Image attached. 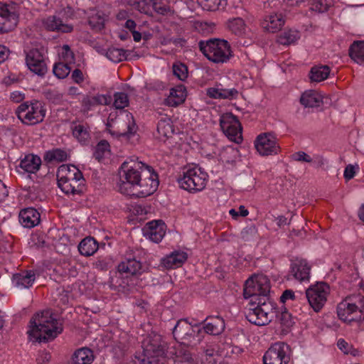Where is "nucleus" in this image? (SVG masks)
<instances>
[{
  "label": "nucleus",
  "instance_id": "nucleus-1",
  "mask_svg": "<svg viewBox=\"0 0 364 364\" xmlns=\"http://www.w3.org/2000/svg\"><path fill=\"white\" fill-rule=\"evenodd\" d=\"M270 282L265 275H255L245 284L243 295L250 301L245 308V316L252 323L264 326L274 318L284 329H289L294 323L291 314L285 307L278 309L274 301L269 297Z\"/></svg>",
  "mask_w": 364,
  "mask_h": 364
},
{
  "label": "nucleus",
  "instance_id": "nucleus-2",
  "mask_svg": "<svg viewBox=\"0 0 364 364\" xmlns=\"http://www.w3.org/2000/svg\"><path fill=\"white\" fill-rule=\"evenodd\" d=\"M119 191L127 196L145 198L158 188L159 181L154 169L135 156L124 161L119 170Z\"/></svg>",
  "mask_w": 364,
  "mask_h": 364
},
{
  "label": "nucleus",
  "instance_id": "nucleus-3",
  "mask_svg": "<svg viewBox=\"0 0 364 364\" xmlns=\"http://www.w3.org/2000/svg\"><path fill=\"white\" fill-rule=\"evenodd\" d=\"M29 337L34 341L48 342L63 331L62 323L53 316L50 310L36 313L30 321Z\"/></svg>",
  "mask_w": 364,
  "mask_h": 364
},
{
  "label": "nucleus",
  "instance_id": "nucleus-4",
  "mask_svg": "<svg viewBox=\"0 0 364 364\" xmlns=\"http://www.w3.org/2000/svg\"><path fill=\"white\" fill-rule=\"evenodd\" d=\"M198 47L202 53L215 63H226L233 55L230 43L223 39L200 41Z\"/></svg>",
  "mask_w": 364,
  "mask_h": 364
},
{
  "label": "nucleus",
  "instance_id": "nucleus-5",
  "mask_svg": "<svg viewBox=\"0 0 364 364\" xmlns=\"http://www.w3.org/2000/svg\"><path fill=\"white\" fill-rule=\"evenodd\" d=\"M337 314L344 322L364 321V296L355 294L346 297L338 304Z\"/></svg>",
  "mask_w": 364,
  "mask_h": 364
},
{
  "label": "nucleus",
  "instance_id": "nucleus-6",
  "mask_svg": "<svg viewBox=\"0 0 364 364\" xmlns=\"http://www.w3.org/2000/svg\"><path fill=\"white\" fill-rule=\"evenodd\" d=\"M208 174L198 166L185 168L183 176L178 178L179 186L189 192H198L204 189Z\"/></svg>",
  "mask_w": 364,
  "mask_h": 364
},
{
  "label": "nucleus",
  "instance_id": "nucleus-7",
  "mask_svg": "<svg viewBox=\"0 0 364 364\" xmlns=\"http://www.w3.org/2000/svg\"><path fill=\"white\" fill-rule=\"evenodd\" d=\"M18 118L26 124L33 125L41 122L46 116V109L38 101L21 104L17 109Z\"/></svg>",
  "mask_w": 364,
  "mask_h": 364
},
{
  "label": "nucleus",
  "instance_id": "nucleus-8",
  "mask_svg": "<svg viewBox=\"0 0 364 364\" xmlns=\"http://www.w3.org/2000/svg\"><path fill=\"white\" fill-rule=\"evenodd\" d=\"M198 326H193L186 319H181L177 321L173 328V336L174 338L185 346H191L196 343L200 332Z\"/></svg>",
  "mask_w": 364,
  "mask_h": 364
},
{
  "label": "nucleus",
  "instance_id": "nucleus-9",
  "mask_svg": "<svg viewBox=\"0 0 364 364\" xmlns=\"http://www.w3.org/2000/svg\"><path fill=\"white\" fill-rule=\"evenodd\" d=\"M329 286L325 282H318L306 291V298L315 312H319L327 301Z\"/></svg>",
  "mask_w": 364,
  "mask_h": 364
},
{
  "label": "nucleus",
  "instance_id": "nucleus-10",
  "mask_svg": "<svg viewBox=\"0 0 364 364\" xmlns=\"http://www.w3.org/2000/svg\"><path fill=\"white\" fill-rule=\"evenodd\" d=\"M290 360V348L283 342L272 344L263 356L264 364H287Z\"/></svg>",
  "mask_w": 364,
  "mask_h": 364
},
{
  "label": "nucleus",
  "instance_id": "nucleus-11",
  "mask_svg": "<svg viewBox=\"0 0 364 364\" xmlns=\"http://www.w3.org/2000/svg\"><path fill=\"white\" fill-rule=\"evenodd\" d=\"M220 125L223 133L231 141L239 144L242 141V128L237 118L232 113H225L220 117Z\"/></svg>",
  "mask_w": 364,
  "mask_h": 364
},
{
  "label": "nucleus",
  "instance_id": "nucleus-12",
  "mask_svg": "<svg viewBox=\"0 0 364 364\" xmlns=\"http://www.w3.org/2000/svg\"><path fill=\"white\" fill-rule=\"evenodd\" d=\"M18 21V14L15 4L0 2V33L13 30Z\"/></svg>",
  "mask_w": 364,
  "mask_h": 364
},
{
  "label": "nucleus",
  "instance_id": "nucleus-13",
  "mask_svg": "<svg viewBox=\"0 0 364 364\" xmlns=\"http://www.w3.org/2000/svg\"><path fill=\"white\" fill-rule=\"evenodd\" d=\"M255 146L262 156L277 154L279 151L276 137L272 133L260 134L255 141Z\"/></svg>",
  "mask_w": 364,
  "mask_h": 364
},
{
  "label": "nucleus",
  "instance_id": "nucleus-14",
  "mask_svg": "<svg viewBox=\"0 0 364 364\" xmlns=\"http://www.w3.org/2000/svg\"><path fill=\"white\" fill-rule=\"evenodd\" d=\"M26 63L30 70L39 76H43L47 73L43 50H30L26 53Z\"/></svg>",
  "mask_w": 364,
  "mask_h": 364
},
{
  "label": "nucleus",
  "instance_id": "nucleus-15",
  "mask_svg": "<svg viewBox=\"0 0 364 364\" xmlns=\"http://www.w3.org/2000/svg\"><path fill=\"white\" fill-rule=\"evenodd\" d=\"M115 124L118 134L128 138L133 136L138 129L132 114L124 110L117 116Z\"/></svg>",
  "mask_w": 364,
  "mask_h": 364
},
{
  "label": "nucleus",
  "instance_id": "nucleus-16",
  "mask_svg": "<svg viewBox=\"0 0 364 364\" xmlns=\"http://www.w3.org/2000/svg\"><path fill=\"white\" fill-rule=\"evenodd\" d=\"M144 352L151 356H159L164 353L161 336L151 333L143 341Z\"/></svg>",
  "mask_w": 364,
  "mask_h": 364
},
{
  "label": "nucleus",
  "instance_id": "nucleus-17",
  "mask_svg": "<svg viewBox=\"0 0 364 364\" xmlns=\"http://www.w3.org/2000/svg\"><path fill=\"white\" fill-rule=\"evenodd\" d=\"M166 232L165 223L161 221L149 222L144 229V235L154 242L158 243L163 239Z\"/></svg>",
  "mask_w": 364,
  "mask_h": 364
},
{
  "label": "nucleus",
  "instance_id": "nucleus-18",
  "mask_svg": "<svg viewBox=\"0 0 364 364\" xmlns=\"http://www.w3.org/2000/svg\"><path fill=\"white\" fill-rule=\"evenodd\" d=\"M311 267L304 259H296L291 262L290 274L299 281L309 280Z\"/></svg>",
  "mask_w": 364,
  "mask_h": 364
},
{
  "label": "nucleus",
  "instance_id": "nucleus-19",
  "mask_svg": "<svg viewBox=\"0 0 364 364\" xmlns=\"http://www.w3.org/2000/svg\"><path fill=\"white\" fill-rule=\"evenodd\" d=\"M41 215L38 210L27 208L19 213V222L25 228H31L39 224Z\"/></svg>",
  "mask_w": 364,
  "mask_h": 364
},
{
  "label": "nucleus",
  "instance_id": "nucleus-20",
  "mask_svg": "<svg viewBox=\"0 0 364 364\" xmlns=\"http://www.w3.org/2000/svg\"><path fill=\"white\" fill-rule=\"evenodd\" d=\"M84 181L82 173H81V177H72L66 180V181L60 182L58 185L65 194L75 195L82 192Z\"/></svg>",
  "mask_w": 364,
  "mask_h": 364
},
{
  "label": "nucleus",
  "instance_id": "nucleus-21",
  "mask_svg": "<svg viewBox=\"0 0 364 364\" xmlns=\"http://www.w3.org/2000/svg\"><path fill=\"white\" fill-rule=\"evenodd\" d=\"M44 28L50 31L70 33L73 27L70 24L63 23L62 20L55 16H50L43 21Z\"/></svg>",
  "mask_w": 364,
  "mask_h": 364
},
{
  "label": "nucleus",
  "instance_id": "nucleus-22",
  "mask_svg": "<svg viewBox=\"0 0 364 364\" xmlns=\"http://www.w3.org/2000/svg\"><path fill=\"white\" fill-rule=\"evenodd\" d=\"M36 279L35 274L31 271H24L14 274L12 277V284L19 289H28Z\"/></svg>",
  "mask_w": 364,
  "mask_h": 364
},
{
  "label": "nucleus",
  "instance_id": "nucleus-23",
  "mask_svg": "<svg viewBox=\"0 0 364 364\" xmlns=\"http://www.w3.org/2000/svg\"><path fill=\"white\" fill-rule=\"evenodd\" d=\"M186 97V89L182 84L170 90L169 95L165 100V104L170 107H177L182 104Z\"/></svg>",
  "mask_w": 364,
  "mask_h": 364
},
{
  "label": "nucleus",
  "instance_id": "nucleus-24",
  "mask_svg": "<svg viewBox=\"0 0 364 364\" xmlns=\"http://www.w3.org/2000/svg\"><path fill=\"white\" fill-rule=\"evenodd\" d=\"M284 24V19L282 14H272L263 19L262 21V28L271 33H275L279 31Z\"/></svg>",
  "mask_w": 364,
  "mask_h": 364
},
{
  "label": "nucleus",
  "instance_id": "nucleus-25",
  "mask_svg": "<svg viewBox=\"0 0 364 364\" xmlns=\"http://www.w3.org/2000/svg\"><path fill=\"white\" fill-rule=\"evenodd\" d=\"M141 263L136 259H126L121 262L117 267L118 271L121 274L128 275H135L141 272Z\"/></svg>",
  "mask_w": 364,
  "mask_h": 364
},
{
  "label": "nucleus",
  "instance_id": "nucleus-26",
  "mask_svg": "<svg viewBox=\"0 0 364 364\" xmlns=\"http://www.w3.org/2000/svg\"><path fill=\"white\" fill-rule=\"evenodd\" d=\"M188 255L185 252L175 251L163 258L161 262L167 269H174L181 266L187 259Z\"/></svg>",
  "mask_w": 364,
  "mask_h": 364
},
{
  "label": "nucleus",
  "instance_id": "nucleus-27",
  "mask_svg": "<svg viewBox=\"0 0 364 364\" xmlns=\"http://www.w3.org/2000/svg\"><path fill=\"white\" fill-rule=\"evenodd\" d=\"M82 172L74 165L63 164L57 170L58 183L72 177H81Z\"/></svg>",
  "mask_w": 364,
  "mask_h": 364
},
{
  "label": "nucleus",
  "instance_id": "nucleus-28",
  "mask_svg": "<svg viewBox=\"0 0 364 364\" xmlns=\"http://www.w3.org/2000/svg\"><path fill=\"white\" fill-rule=\"evenodd\" d=\"M203 326L207 333L212 335H219L225 328V323L223 319L220 316L207 318L204 321Z\"/></svg>",
  "mask_w": 364,
  "mask_h": 364
},
{
  "label": "nucleus",
  "instance_id": "nucleus-29",
  "mask_svg": "<svg viewBox=\"0 0 364 364\" xmlns=\"http://www.w3.org/2000/svg\"><path fill=\"white\" fill-rule=\"evenodd\" d=\"M207 95L213 99H235L238 95V91L235 88L225 89L220 87H209Z\"/></svg>",
  "mask_w": 364,
  "mask_h": 364
},
{
  "label": "nucleus",
  "instance_id": "nucleus-30",
  "mask_svg": "<svg viewBox=\"0 0 364 364\" xmlns=\"http://www.w3.org/2000/svg\"><path fill=\"white\" fill-rule=\"evenodd\" d=\"M41 165V159L37 155L28 154L21 161L20 167L28 173H36Z\"/></svg>",
  "mask_w": 364,
  "mask_h": 364
},
{
  "label": "nucleus",
  "instance_id": "nucleus-31",
  "mask_svg": "<svg viewBox=\"0 0 364 364\" xmlns=\"http://www.w3.org/2000/svg\"><path fill=\"white\" fill-rule=\"evenodd\" d=\"M300 102L305 107H318L322 102V97L316 91L310 90L301 95Z\"/></svg>",
  "mask_w": 364,
  "mask_h": 364
},
{
  "label": "nucleus",
  "instance_id": "nucleus-32",
  "mask_svg": "<svg viewBox=\"0 0 364 364\" xmlns=\"http://www.w3.org/2000/svg\"><path fill=\"white\" fill-rule=\"evenodd\" d=\"M98 250L97 242L91 237L83 239L78 245V250L82 255L89 257Z\"/></svg>",
  "mask_w": 364,
  "mask_h": 364
},
{
  "label": "nucleus",
  "instance_id": "nucleus-33",
  "mask_svg": "<svg viewBox=\"0 0 364 364\" xmlns=\"http://www.w3.org/2000/svg\"><path fill=\"white\" fill-rule=\"evenodd\" d=\"M93 360V352L87 348L77 350L73 355V364H91Z\"/></svg>",
  "mask_w": 364,
  "mask_h": 364
},
{
  "label": "nucleus",
  "instance_id": "nucleus-34",
  "mask_svg": "<svg viewBox=\"0 0 364 364\" xmlns=\"http://www.w3.org/2000/svg\"><path fill=\"white\" fill-rule=\"evenodd\" d=\"M157 132L161 140L171 137L174 132L171 119L167 117L161 119L157 124Z\"/></svg>",
  "mask_w": 364,
  "mask_h": 364
},
{
  "label": "nucleus",
  "instance_id": "nucleus-35",
  "mask_svg": "<svg viewBox=\"0 0 364 364\" xmlns=\"http://www.w3.org/2000/svg\"><path fill=\"white\" fill-rule=\"evenodd\" d=\"M349 56L358 64L364 63V41H354L349 48Z\"/></svg>",
  "mask_w": 364,
  "mask_h": 364
},
{
  "label": "nucleus",
  "instance_id": "nucleus-36",
  "mask_svg": "<svg viewBox=\"0 0 364 364\" xmlns=\"http://www.w3.org/2000/svg\"><path fill=\"white\" fill-rule=\"evenodd\" d=\"M330 73V68L327 65L315 66L311 69L310 79L311 81L319 82L326 80Z\"/></svg>",
  "mask_w": 364,
  "mask_h": 364
},
{
  "label": "nucleus",
  "instance_id": "nucleus-37",
  "mask_svg": "<svg viewBox=\"0 0 364 364\" xmlns=\"http://www.w3.org/2000/svg\"><path fill=\"white\" fill-rule=\"evenodd\" d=\"M68 156L69 154L65 150L61 149H53L46 151L44 154L43 159L47 162H61L66 161Z\"/></svg>",
  "mask_w": 364,
  "mask_h": 364
},
{
  "label": "nucleus",
  "instance_id": "nucleus-38",
  "mask_svg": "<svg viewBox=\"0 0 364 364\" xmlns=\"http://www.w3.org/2000/svg\"><path fill=\"white\" fill-rule=\"evenodd\" d=\"M107 16L102 11H97L89 16L88 23L91 28L95 31H100L105 27Z\"/></svg>",
  "mask_w": 364,
  "mask_h": 364
},
{
  "label": "nucleus",
  "instance_id": "nucleus-39",
  "mask_svg": "<svg viewBox=\"0 0 364 364\" xmlns=\"http://www.w3.org/2000/svg\"><path fill=\"white\" fill-rule=\"evenodd\" d=\"M227 25L228 29L237 36H242L245 33L246 24L242 18L237 17L230 19Z\"/></svg>",
  "mask_w": 364,
  "mask_h": 364
},
{
  "label": "nucleus",
  "instance_id": "nucleus-40",
  "mask_svg": "<svg viewBox=\"0 0 364 364\" xmlns=\"http://www.w3.org/2000/svg\"><path fill=\"white\" fill-rule=\"evenodd\" d=\"M300 38L297 31L288 30L282 32L277 38V42L282 45L287 46L295 43Z\"/></svg>",
  "mask_w": 364,
  "mask_h": 364
},
{
  "label": "nucleus",
  "instance_id": "nucleus-41",
  "mask_svg": "<svg viewBox=\"0 0 364 364\" xmlns=\"http://www.w3.org/2000/svg\"><path fill=\"white\" fill-rule=\"evenodd\" d=\"M238 156V150L232 146H227L224 148L220 154V160L223 163L230 164L236 161Z\"/></svg>",
  "mask_w": 364,
  "mask_h": 364
},
{
  "label": "nucleus",
  "instance_id": "nucleus-42",
  "mask_svg": "<svg viewBox=\"0 0 364 364\" xmlns=\"http://www.w3.org/2000/svg\"><path fill=\"white\" fill-rule=\"evenodd\" d=\"M106 56L114 63L127 59V51L122 48H110L107 50Z\"/></svg>",
  "mask_w": 364,
  "mask_h": 364
},
{
  "label": "nucleus",
  "instance_id": "nucleus-43",
  "mask_svg": "<svg viewBox=\"0 0 364 364\" xmlns=\"http://www.w3.org/2000/svg\"><path fill=\"white\" fill-rule=\"evenodd\" d=\"M71 129L73 136L80 141H85L89 138V132L87 127L81 124L73 123Z\"/></svg>",
  "mask_w": 364,
  "mask_h": 364
},
{
  "label": "nucleus",
  "instance_id": "nucleus-44",
  "mask_svg": "<svg viewBox=\"0 0 364 364\" xmlns=\"http://www.w3.org/2000/svg\"><path fill=\"white\" fill-rule=\"evenodd\" d=\"M204 9L207 11H215L223 9L227 6V0H200Z\"/></svg>",
  "mask_w": 364,
  "mask_h": 364
},
{
  "label": "nucleus",
  "instance_id": "nucleus-45",
  "mask_svg": "<svg viewBox=\"0 0 364 364\" xmlns=\"http://www.w3.org/2000/svg\"><path fill=\"white\" fill-rule=\"evenodd\" d=\"M112 99L109 95H97L88 98L86 104L89 106L107 105L112 102Z\"/></svg>",
  "mask_w": 364,
  "mask_h": 364
},
{
  "label": "nucleus",
  "instance_id": "nucleus-46",
  "mask_svg": "<svg viewBox=\"0 0 364 364\" xmlns=\"http://www.w3.org/2000/svg\"><path fill=\"white\" fill-rule=\"evenodd\" d=\"M67 63H59L54 65L53 73L60 79L66 77L70 72V68Z\"/></svg>",
  "mask_w": 364,
  "mask_h": 364
},
{
  "label": "nucleus",
  "instance_id": "nucleus-47",
  "mask_svg": "<svg viewBox=\"0 0 364 364\" xmlns=\"http://www.w3.org/2000/svg\"><path fill=\"white\" fill-rule=\"evenodd\" d=\"M109 144L105 140L100 141L95 149V151L94 153V156L96 159L100 161L106 154H109Z\"/></svg>",
  "mask_w": 364,
  "mask_h": 364
},
{
  "label": "nucleus",
  "instance_id": "nucleus-48",
  "mask_svg": "<svg viewBox=\"0 0 364 364\" xmlns=\"http://www.w3.org/2000/svg\"><path fill=\"white\" fill-rule=\"evenodd\" d=\"M333 5V0H313L311 9L319 13H323Z\"/></svg>",
  "mask_w": 364,
  "mask_h": 364
},
{
  "label": "nucleus",
  "instance_id": "nucleus-49",
  "mask_svg": "<svg viewBox=\"0 0 364 364\" xmlns=\"http://www.w3.org/2000/svg\"><path fill=\"white\" fill-rule=\"evenodd\" d=\"M114 106L116 109H122L129 105L128 96L124 92H116L114 95Z\"/></svg>",
  "mask_w": 364,
  "mask_h": 364
},
{
  "label": "nucleus",
  "instance_id": "nucleus-50",
  "mask_svg": "<svg viewBox=\"0 0 364 364\" xmlns=\"http://www.w3.org/2000/svg\"><path fill=\"white\" fill-rule=\"evenodd\" d=\"M173 75L183 81L188 77V68L183 63H175L173 65Z\"/></svg>",
  "mask_w": 364,
  "mask_h": 364
},
{
  "label": "nucleus",
  "instance_id": "nucleus-51",
  "mask_svg": "<svg viewBox=\"0 0 364 364\" xmlns=\"http://www.w3.org/2000/svg\"><path fill=\"white\" fill-rule=\"evenodd\" d=\"M256 228L255 226L251 225L246 227L240 232L241 238L245 241L251 240L256 235Z\"/></svg>",
  "mask_w": 364,
  "mask_h": 364
},
{
  "label": "nucleus",
  "instance_id": "nucleus-52",
  "mask_svg": "<svg viewBox=\"0 0 364 364\" xmlns=\"http://www.w3.org/2000/svg\"><path fill=\"white\" fill-rule=\"evenodd\" d=\"M153 9L157 14L161 15H167L171 12L170 6L163 4L161 1L154 3Z\"/></svg>",
  "mask_w": 364,
  "mask_h": 364
},
{
  "label": "nucleus",
  "instance_id": "nucleus-53",
  "mask_svg": "<svg viewBox=\"0 0 364 364\" xmlns=\"http://www.w3.org/2000/svg\"><path fill=\"white\" fill-rule=\"evenodd\" d=\"M204 353L207 358L221 355L218 345L214 343L208 345L204 349Z\"/></svg>",
  "mask_w": 364,
  "mask_h": 364
},
{
  "label": "nucleus",
  "instance_id": "nucleus-54",
  "mask_svg": "<svg viewBox=\"0 0 364 364\" xmlns=\"http://www.w3.org/2000/svg\"><path fill=\"white\" fill-rule=\"evenodd\" d=\"M292 159L294 161H301V162L311 163L313 161L312 157H311L309 154H307L304 151H298V152L294 153L292 155Z\"/></svg>",
  "mask_w": 364,
  "mask_h": 364
},
{
  "label": "nucleus",
  "instance_id": "nucleus-55",
  "mask_svg": "<svg viewBox=\"0 0 364 364\" xmlns=\"http://www.w3.org/2000/svg\"><path fill=\"white\" fill-rule=\"evenodd\" d=\"M51 355L48 352L41 351L38 353L36 358V362L38 364H46L50 361Z\"/></svg>",
  "mask_w": 364,
  "mask_h": 364
},
{
  "label": "nucleus",
  "instance_id": "nucleus-56",
  "mask_svg": "<svg viewBox=\"0 0 364 364\" xmlns=\"http://www.w3.org/2000/svg\"><path fill=\"white\" fill-rule=\"evenodd\" d=\"M127 364H153V363L148 358H146V355H143L142 357L134 356Z\"/></svg>",
  "mask_w": 364,
  "mask_h": 364
},
{
  "label": "nucleus",
  "instance_id": "nucleus-57",
  "mask_svg": "<svg viewBox=\"0 0 364 364\" xmlns=\"http://www.w3.org/2000/svg\"><path fill=\"white\" fill-rule=\"evenodd\" d=\"M355 166L348 164L344 171V177L347 180H350L355 176Z\"/></svg>",
  "mask_w": 364,
  "mask_h": 364
},
{
  "label": "nucleus",
  "instance_id": "nucleus-58",
  "mask_svg": "<svg viewBox=\"0 0 364 364\" xmlns=\"http://www.w3.org/2000/svg\"><path fill=\"white\" fill-rule=\"evenodd\" d=\"M337 346L338 348L342 350L344 353H349L350 350L349 349L351 348V346L343 339H339L338 341ZM350 353H353L350 352Z\"/></svg>",
  "mask_w": 364,
  "mask_h": 364
},
{
  "label": "nucleus",
  "instance_id": "nucleus-59",
  "mask_svg": "<svg viewBox=\"0 0 364 364\" xmlns=\"http://www.w3.org/2000/svg\"><path fill=\"white\" fill-rule=\"evenodd\" d=\"M72 78L76 83H80L84 80V76L82 71L79 69H75L72 73Z\"/></svg>",
  "mask_w": 364,
  "mask_h": 364
},
{
  "label": "nucleus",
  "instance_id": "nucleus-60",
  "mask_svg": "<svg viewBox=\"0 0 364 364\" xmlns=\"http://www.w3.org/2000/svg\"><path fill=\"white\" fill-rule=\"evenodd\" d=\"M294 299V293L292 290H290V289L285 290L280 297V300L283 303H284L287 299Z\"/></svg>",
  "mask_w": 364,
  "mask_h": 364
},
{
  "label": "nucleus",
  "instance_id": "nucleus-61",
  "mask_svg": "<svg viewBox=\"0 0 364 364\" xmlns=\"http://www.w3.org/2000/svg\"><path fill=\"white\" fill-rule=\"evenodd\" d=\"M9 55V50L6 47L0 45V64L8 58Z\"/></svg>",
  "mask_w": 364,
  "mask_h": 364
},
{
  "label": "nucleus",
  "instance_id": "nucleus-62",
  "mask_svg": "<svg viewBox=\"0 0 364 364\" xmlns=\"http://www.w3.org/2000/svg\"><path fill=\"white\" fill-rule=\"evenodd\" d=\"M62 56L67 63H71L74 61V53L72 50H70L69 53L66 51L63 52Z\"/></svg>",
  "mask_w": 364,
  "mask_h": 364
},
{
  "label": "nucleus",
  "instance_id": "nucleus-63",
  "mask_svg": "<svg viewBox=\"0 0 364 364\" xmlns=\"http://www.w3.org/2000/svg\"><path fill=\"white\" fill-rule=\"evenodd\" d=\"M8 190L5 184L0 180V202L8 196Z\"/></svg>",
  "mask_w": 364,
  "mask_h": 364
},
{
  "label": "nucleus",
  "instance_id": "nucleus-64",
  "mask_svg": "<svg viewBox=\"0 0 364 364\" xmlns=\"http://www.w3.org/2000/svg\"><path fill=\"white\" fill-rule=\"evenodd\" d=\"M312 159H313V161L311 163H314L318 167H321L324 165L325 161H324V159L323 158V156H321L320 155H315V156H314V157Z\"/></svg>",
  "mask_w": 364,
  "mask_h": 364
}]
</instances>
